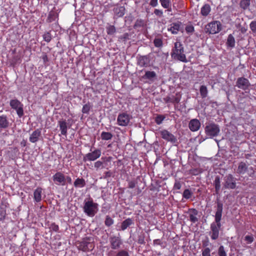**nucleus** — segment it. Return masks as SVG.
I'll return each instance as SVG.
<instances>
[{"instance_id": "obj_1", "label": "nucleus", "mask_w": 256, "mask_h": 256, "mask_svg": "<svg viewBox=\"0 0 256 256\" xmlns=\"http://www.w3.org/2000/svg\"><path fill=\"white\" fill-rule=\"evenodd\" d=\"M223 210V204L221 202L217 203L216 210L214 216L215 222L210 225L211 238L214 240H216L219 236V230L222 226L220 220L222 216Z\"/></svg>"}, {"instance_id": "obj_2", "label": "nucleus", "mask_w": 256, "mask_h": 256, "mask_svg": "<svg viewBox=\"0 0 256 256\" xmlns=\"http://www.w3.org/2000/svg\"><path fill=\"white\" fill-rule=\"evenodd\" d=\"M98 204L94 202L92 198H89L88 200H84V212L89 216L93 217L98 210Z\"/></svg>"}, {"instance_id": "obj_3", "label": "nucleus", "mask_w": 256, "mask_h": 256, "mask_svg": "<svg viewBox=\"0 0 256 256\" xmlns=\"http://www.w3.org/2000/svg\"><path fill=\"white\" fill-rule=\"evenodd\" d=\"M183 52L184 50L180 42H176L174 48L172 50V56L180 61L185 62L186 60V56Z\"/></svg>"}, {"instance_id": "obj_4", "label": "nucleus", "mask_w": 256, "mask_h": 256, "mask_svg": "<svg viewBox=\"0 0 256 256\" xmlns=\"http://www.w3.org/2000/svg\"><path fill=\"white\" fill-rule=\"evenodd\" d=\"M222 30V24L219 21H214L208 23L205 26V32L209 34H216Z\"/></svg>"}, {"instance_id": "obj_5", "label": "nucleus", "mask_w": 256, "mask_h": 256, "mask_svg": "<svg viewBox=\"0 0 256 256\" xmlns=\"http://www.w3.org/2000/svg\"><path fill=\"white\" fill-rule=\"evenodd\" d=\"M76 245L78 250L83 252L92 250L94 248V243L90 238L84 239L82 242H77Z\"/></svg>"}, {"instance_id": "obj_6", "label": "nucleus", "mask_w": 256, "mask_h": 256, "mask_svg": "<svg viewBox=\"0 0 256 256\" xmlns=\"http://www.w3.org/2000/svg\"><path fill=\"white\" fill-rule=\"evenodd\" d=\"M10 105L11 108L16 112L19 118H22L24 114V104L17 99H12L10 100Z\"/></svg>"}, {"instance_id": "obj_7", "label": "nucleus", "mask_w": 256, "mask_h": 256, "mask_svg": "<svg viewBox=\"0 0 256 256\" xmlns=\"http://www.w3.org/2000/svg\"><path fill=\"white\" fill-rule=\"evenodd\" d=\"M220 132L218 126L214 123L208 124L205 128L206 136L211 138L217 136Z\"/></svg>"}, {"instance_id": "obj_8", "label": "nucleus", "mask_w": 256, "mask_h": 256, "mask_svg": "<svg viewBox=\"0 0 256 256\" xmlns=\"http://www.w3.org/2000/svg\"><path fill=\"white\" fill-rule=\"evenodd\" d=\"M109 242L112 250H118L122 244V240L120 234H118V236H110L109 238Z\"/></svg>"}, {"instance_id": "obj_9", "label": "nucleus", "mask_w": 256, "mask_h": 256, "mask_svg": "<svg viewBox=\"0 0 256 256\" xmlns=\"http://www.w3.org/2000/svg\"><path fill=\"white\" fill-rule=\"evenodd\" d=\"M132 116L126 112H122L119 114L117 118V122L119 126H127L130 119Z\"/></svg>"}, {"instance_id": "obj_10", "label": "nucleus", "mask_w": 256, "mask_h": 256, "mask_svg": "<svg viewBox=\"0 0 256 256\" xmlns=\"http://www.w3.org/2000/svg\"><path fill=\"white\" fill-rule=\"evenodd\" d=\"M91 152L86 154L83 158L84 162L87 160L94 161L97 158H99L101 156V150L100 149H95L92 151V148H90Z\"/></svg>"}, {"instance_id": "obj_11", "label": "nucleus", "mask_w": 256, "mask_h": 256, "mask_svg": "<svg viewBox=\"0 0 256 256\" xmlns=\"http://www.w3.org/2000/svg\"><path fill=\"white\" fill-rule=\"evenodd\" d=\"M224 187L226 188L234 189L236 187V178L231 174H228L224 178Z\"/></svg>"}, {"instance_id": "obj_12", "label": "nucleus", "mask_w": 256, "mask_h": 256, "mask_svg": "<svg viewBox=\"0 0 256 256\" xmlns=\"http://www.w3.org/2000/svg\"><path fill=\"white\" fill-rule=\"evenodd\" d=\"M250 86V81L244 77L238 78L236 82V86L242 90H246Z\"/></svg>"}, {"instance_id": "obj_13", "label": "nucleus", "mask_w": 256, "mask_h": 256, "mask_svg": "<svg viewBox=\"0 0 256 256\" xmlns=\"http://www.w3.org/2000/svg\"><path fill=\"white\" fill-rule=\"evenodd\" d=\"M54 182L57 185L65 186L64 174L61 172H56L52 176Z\"/></svg>"}, {"instance_id": "obj_14", "label": "nucleus", "mask_w": 256, "mask_h": 256, "mask_svg": "<svg viewBox=\"0 0 256 256\" xmlns=\"http://www.w3.org/2000/svg\"><path fill=\"white\" fill-rule=\"evenodd\" d=\"M42 139V130L40 128H37L34 130L29 138L30 141L32 143H36Z\"/></svg>"}, {"instance_id": "obj_15", "label": "nucleus", "mask_w": 256, "mask_h": 256, "mask_svg": "<svg viewBox=\"0 0 256 256\" xmlns=\"http://www.w3.org/2000/svg\"><path fill=\"white\" fill-rule=\"evenodd\" d=\"M150 56L146 55L138 57V64L141 67H148L150 66Z\"/></svg>"}, {"instance_id": "obj_16", "label": "nucleus", "mask_w": 256, "mask_h": 256, "mask_svg": "<svg viewBox=\"0 0 256 256\" xmlns=\"http://www.w3.org/2000/svg\"><path fill=\"white\" fill-rule=\"evenodd\" d=\"M161 137L167 141L174 142L176 140L175 136L166 130H163L160 132Z\"/></svg>"}, {"instance_id": "obj_17", "label": "nucleus", "mask_w": 256, "mask_h": 256, "mask_svg": "<svg viewBox=\"0 0 256 256\" xmlns=\"http://www.w3.org/2000/svg\"><path fill=\"white\" fill-rule=\"evenodd\" d=\"M108 256H130L128 250H120L118 251L111 250L108 253Z\"/></svg>"}, {"instance_id": "obj_18", "label": "nucleus", "mask_w": 256, "mask_h": 256, "mask_svg": "<svg viewBox=\"0 0 256 256\" xmlns=\"http://www.w3.org/2000/svg\"><path fill=\"white\" fill-rule=\"evenodd\" d=\"M8 202H2L0 205V220L4 221L6 215V209L8 206Z\"/></svg>"}, {"instance_id": "obj_19", "label": "nucleus", "mask_w": 256, "mask_h": 256, "mask_svg": "<svg viewBox=\"0 0 256 256\" xmlns=\"http://www.w3.org/2000/svg\"><path fill=\"white\" fill-rule=\"evenodd\" d=\"M61 134L66 136L68 130V124L66 120H60L58 122Z\"/></svg>"}, {"instance_id": "obj_20", "label": "nucleus", "mask_w": 256, "mask_h": 256, "mask_svg": "<svg viewBox=\"0 0 256 256\" xmlns=\"http://www.w3.org/2000/svg\"><path fill=\"white\" fill-rule=\"evenodd\" d=\"M164 100L166 103L178 104L180 101V97L176 94L175 96H168L164 98Z\"/></svg>"}, {"instance_id": "obj_21", "label": "nucleus", "mask_w": 256, "mask_h": 256, "mask_svg": "<svg viewBox=\"0 0 256 256\" xmlns=\"http://www.w3.org/2000/svg\"><path fill=\"white\" fill-rule=\"evenodd\" d=\"M144 79L148 80L154 82L156 79V74L154 71H146L145 74L142 76Z\"/></svg>"}, {"instance_id": "obj_22", "label": "nucleus", "mask_w": 256, "mask_h": 256, "mask_svg": "<svg viewBox=\"0 0 256 256\" xmlns=\"http://www.w3.org/2000/svg\"><path fill=\"white\" fill-rule=\"evenodd\" d=\"M42 189L40 188H37L34 192V199L36 202H39L42 200Z\"/></svg>"}, {"instance_id": "obj_23", "label": "nucleus", "mask_w": 256, "mask_h": 256, "mask_svg": "<svg viewBox=\"0 0 256 256\" xmlns=\"http://www.w3.org/2000/svg\"><path fill=\"white\" fill-rule=\"evenodd\" d=\"M9 126V122L6 115L0 116V129L6 128Z\"/></svg>"}, {"instance_id": "obj_24", "label": "nucleus", "mask_w": 256, "mask_h": 256, "mask_svg": "<svg viewBox=\"0 0 256 256\" xmlns=\"http://www.w3.org/2000/svg\"><path fill=\"white\" fill-rule=\"evenodd\" d=\"M86 182L83 178H77L74 182V186L76 188H82L85 186Z\"/></svg>"}, {"instance_id": "obj_25", "label": "nucleus", "mask_w": 256, "mask_h": 256, "mask_svg": "<svg viewBox=\"0 0 256 256\" xmlns=\"http://www.w3.org/2000/svg\"><path fill=\"white\" fill-rule=\"evenodd\" d=\"M247 169L248 166L244 162H240L238 164L236 172L240 174H244L247 170Z\"/></svg>"}, {"instance_id": "obj_26", "label": "nucleus", "mask_w": 256, "mask_h": 256, "mask_svg": "<svg viewBox=\"0 0 256 256\" xmlns=\"http://www.w3.org/2000/svg\"><path fill=\"white\" fill-rule=\"evenodd\" d=\"M132 224H134L133 220L130 218L126 219L122 222L120 226L121 230H124Z\"/></svg>"}, {"instance_id": "obj_27", "label": "nucleus", "mask_w": 256, "mask_h": 256, "mask_svg": "<svg viewBox=\"0 0 256 256\" xmlns=\"http://www.w3.org/2000/svg\"><path fill=\"white\" fill-rule=\"evenodd\" d=\"M235 39L234 36L232 34L228 36L226 44L228 47L233 48L235 46Z\"/></svg>"}, {"instance_id": "obj_28", "label": "nucleus", "mask_w": 256, "mask_h": 256, "mask_svg": "<svg viewBox=\"0 0 256 256\" xmlns=\"http://www.w3.org/2000/svg\"><path fill=\"white\" fill-rule=\"evenodd\" d=\"M116 16H123L125 14V8L124 6H117L114 9Z\"/></svg>"}, {"instance_id": "obj_29", "label": "nucleus", "mask_w": 256, "mask_h": 256, "mask_svg": "<svg viewBox=\"0 0 256 256\" xmlns=\"http://www.w3.org/2000/svg\"><path fill=\"white\" fill-rule=\"evenodd\" d=\"M181 23H174L171 26L170 30L174 34H177L178 32L181 30Z\"/></svg>"}, {"instance_id": "obj_30", "label": "nucleus", "mask_w": 256, "mask_h": 256, "mask_svg": "<svg viewBox=\"0 0 256 256\" xmlns=\"http://www.w3.org/2000/svg\"><path fill=\"white\" fill-rule=\"evenodd\" d=\"M210 10V6L208 4H205L201 8V14L203 16H207Z\"/></svg>"}, {"instance_id": "obj_31", "label": "nucleus", "mask_w": 256, "mask_h": 256, "mask_svg": "<svg viewBox=\"0 0 256 256\" xmlns=\"http://www.w3.org/2000/svg\"><path fill=\"white\" fill-rule=\"evenodd\" d=\"M251 0H240V7L245 10L248 8Z\"/></svg>"}, {"instance_id": "obj_32", "label": "nucleus", "mask_w": 256, "mask_h": 256, "mask_svg": "<svg viewBox=\"0 0 256 256\" xmlns=\"http://www.w3.org/2000/svg\"><path fill=\"white\" fill-rule=\"evenodd\" d=\"M101 138L102 140H110L112 138V134L109 132H102L100 134Z\"/></svg>"}, {"instance_id": "obj_33", "label": "nucleus", "mask_w": 256, "mask_h": 256, "mask_svg": "<svg viewBox=\"0 0 256 256\" xmlns=\"http://www.w3.org/2000/svg\"><path fill=\"white\" fill-rule=\"evenodd\" d=\"M214 187L216 189V194H218L220 188V178L218 176H216L215 178L214 181Z\"/></svg>"}, {"instance_id": "obj_34", "label": "nucleus", "mask_w": 256, "mask_h": 256, "mask_svg": "<svg viewBox=\"0 0 256 256\" xmlns=\"http://www.w3.org/2000/svg\"><path fill=\"white\" fill-rule=\"evenodd\" d=\"M154 44L156 47L160 48L162 46L163 42L162 38L160 36L156 37L154 40Z\"/></svg>"}, {"instance_id": "obj_35", "label": "nucleus", "mask_w": 256, "mask_h": 256, "mask_svg": "<svg viewBox=\"0 0 256 256\" xmlns=\"http://www.w3.org/2000/svg\"><path fill=\"white\" fill-rule=\"evenodd\" d=\"M200 96L202 98H205L207 96L208 90L205 86H200Z\"/></svg>"}, {"instance_id": "obj_36", "label": "nucleus", "mask_w": 256, "mask_h": 256, "mask_svg": "<svg viewBox=\"0 0 256 256\" xmlns=\"http://www.w3.org/2000/svg\"><path fill=\"white\" fill-rule=\"evenodd\" d=\"M114 220L109 216H106L104 224L106 226L110 227L114 224Z\"/></svg>"}, {"instance_id": "obj_37", "label": "nucleus", "mask_w": 256, "mask_h": 256, "mask_svg": "<svg viewBox=\"0 0 256 256\" xmlns=\"http://www.w3.org/2000/svg\"><path fill=\"white\" fill-rule=\"evenodd\" d=\"M200 126V123L197 119H193V132L197 131Z\"/></svg>"}, {"instance_id": "obj_38", "label": "nucleus", "mask_w": 256, "mask_h": 256, "mask_svg": "<svg viewBox=\"0 0 256 256\" xmlns=\"http://www.w3.org/2000/svg\"><path fill=\"white\" fill-rule=\"evenodd\" d=\"M145 24V22L142 20H138L136 22L134 28H138L143 26Z\"/></svg>"}, {"instance_id": "obj_39", "label": "nucleus", "mask_w": 256, "mask_h": 256, "mask_svg": "<svg viewBox=\"0 0 256 256\" xmlns=\"http://www.w3.org/2000/svg\"><path fill=\"white\" fill-rule=\"evenodd\" d=\"M218 256H226V254L224 246H220L219 247L218 250Z\"/></svg>"}, {"instance_id": "obj_40", "label": "nucleus", "mask_w": 256, "mask_h": 256, "mask_svg": "<svg viewBox=\"0 0 256 256\" xmlns=\"http://www.w3.org/2000/svg\"><path fill=\"white\" fill-rule=\"evenodd\" d=\"M106 32L108 34H113L116 32V28L114 26H110L106 28Z\"/></svg>"}, {"instance_id": "obj_41", "label": "nucleus", "mask_w": 256, "mask_h": 256, "mask_svg": "<svg viewBox=\"0 0 256 256\" xmlns=\"http://www.w3.org/2000/svg\"><path fill=\"white\" fill-rule=\"evenodd\" d=\"M162 6L164 8H168L170 6V0H160Z\"/></svg>"}, {"instance_id": "obj_42", "label": "nucleus", "mask_w": 256, "mask_h": 256, "mask_svg": "<svg viewBox=\"0 0 256 256\" xmlns=\"http://www.w3.org/2000/svg\"><path fill=\"white\" fill-rule=\"evenodd\" d=\"M90 108L91 106H90V104H86L83 106L82 112L84 114H88Z\"/></svg>"}, {"instance_id": "obj_43", "label": "nucleus", "mask_w": 256, "mask_h": 256, "mask_svg": "<svg viewBox=\"0 0 256 256\" xmlns=\"http://www.w3.org/2000/svg\"><path fill=\"white\" fill-rule=\"evenodd\" d=\"M164 118L165 117L162 115H158L155 118V122L158 124H160Z\"/></svg>"}, {"instance_id": "obj_44", "label": "nucleus", "mask_w": 256, "mask_h": 256, "mask_svg": "<svg viewBox=\"0 0 256 256\" xmlns=\"http://www.w3.org/2000/svg\"><path fill=\"white\" fill-rule=\"evenodd\" d=\"M43 38L46 42H50L52 40V35L50 32H48L44 34L43 35Z\"/></svg>"}, {"instance_id": "obj_45", "label": "nucleus", "mask_w": 256, "mask_h": 256, "mask_svg": "<svg viewBox=\"0 0 256 256\" xmlns=\"http://www.w3.org/2000/svg\"><path fill=\"white\" fill-rule=\"evenodd\" d=\"M254 240V237L252 235H247L244 237V240L246 242L247 244H251Z\"/></svg>"}, {"instance_id": "obj_46", "label": "nucleus", "mask_w": 256, "mask_h": 256, "mask_svg": "<svg viewBox=\"0 0 256 256\" xmlns=\"http://www.w3.org/2000/svg\"><path fill=\"white\" fill-rule=\"evenodd\" d=\"M50 228L53 231L58 232L59 230V226L58 225L56 224L55 223H52L50 226Z\"/></svg>"}, {"instance_id": "obj_47", "label": "nucleus", "mask_w": 256, "mask_h": 256, "mask_svg": "<svg viewBox=\"0 0 256 256\" xmlns=\"http://www.w3.org/2000/svg\"><path fill=\"white\" fill-rule=\"evenodd\" d=\"M202 256H210V250L208 248H206L202 250Z\"/></svg>"}, {"instance_id": "obj_48", "label": "nucleus", "mask_w": 256, "mask_h": 256, "mask_svg": "<svg viewBox=\"0 0 256 256\" xmlns=\"http://www.w3.org/2000/svg\"><path fill=\"white\" fill-rule=\"evenodd\" d=\"M190 196H191L190 192L188 189L184 190V193H183V197L186 199H188V198H190Z\"/></svg>"}, {"instance_id": "obj_49", "label": "nucleus", "mask_w": 256, "mask_h": 256, "mask_svg": "<svg viewBox=\"0 0 256 256\" xmlns=\"http://www.w3.org/2000/svg\"><path fill=\"white\" fill-rule=\"evenodd\" d=\"M250 28L253 32H256V21H252L250 24Z\"/></svg>"}, {"instance_id": "obj_50", "label": "nucleus", "mask_w": 256, "mask_h": 256, "mask_svg": "<svg viewBox=\"0 0 256 256\" xmlns=\"http://www.w3.org/2000/svg\"><path fill=\"white\" fill-rule=\"evenodd\" d=\"M102 164H103V163L101 161H97L95 163H94V167L96 168H102Z\"/></svg>"}, {"instance_id": "obj_51", "label": "nucleus", "mask_w": 256, "mask_h": 256, "mask_svg": "<svg viewBox=\"0 0 256 256\" xmlns=\"http://www.w3.org/2000/svg\"><path fill=\"white\" fill-rule=\"evenodd\" d=\"M64 178H65V185L66 184V183H68L70 184H72V179L70 176L64 175Z\"/></svg>"}, {"instance_id": "obj_52", "label": "nucleus", "mask_w": 256, "mask_h": 256, "mask_svg": "<svg viewBox=\"0 0 256 256\" xmlns=\"http://www.w3.org/2000/svg\"><path fill=\"white\" fill-rule=\"evenodd\" d=\"M136 182L134 180H131L128 182V187L130 188H134L136 186Z\"/></svg>"}, {"instance_id": "obj_53", "label": "nucleus", "mask_w": 256, "mask_h": 256, "mask_svg": "<svg viewBox=\"0 0 256 256\" xmlns=\"http://www.w3.org/2000/svg\"><path fill=\"white\" fill-rule=\"evenodd\" d=\"M180 188L181 184L180 182H176L174 186V188L176 190H178Z\"/></svg>"}, {"instance_id": "obj_54", "label": "nucleus", "mask_w": 256, "mask_h": 256, "mask_svg": "<svg viewBox=\"0 0 256 256\" xmlns=\"http://www.w3.org/2000/svg\"><path fill=\"white\" fill-rule=\"evenodd\" d=\"M153 244L154 245H160L162 246V242L161 240L160 239H156L154 240Z\"/></svg>"}, {"instance_id": "obj_55", "label": "nucleus", "mask_w": 256, "mask_h": 256, "mask_svg": "<svg viewBox=\"0 0 256 256\" xmlns=\"http://www.w3.org/2000/svg\"><path fill=\"white\" fill-rule=\"evenodd\" d=\"M185 29H186V30L187 33L192 32V26H186V27Z\"/></svg>"}, {"instance_id": "obj_56", "label": "nucleus", "mask_w": 256, "mask_h": 256, "mask_svg": "<svg viewBox=\"0 0 256 256\" xmlns=\"http://www.w3.org/2000/svg\"><path fill=\"white\" fill-rule=\"evenodd\" d=\"M158 4V0H150V4L152 6H155Z\"/></svg>"}, {"instance_id": "obj_57", "label": "nucleus", "mask_w": 256, "mask_h": 256, "mask_svg": "<svg viewBox=\"0 0 256 256\" xmlns=\"http://www.w3.org/2000/svg\"><path fill=\"white\" fill-rule=\"evenodd\" d=\"M154 14L156 15L160 16V15L162 14V12L161 10H155Z\"/></svg>"}, {"instance_id": "obj_58", "label": "nucleus", "mask_w": 256, "mask_h": 256, "mask_svg": "<svg viewBox=\"0 0 256 256\" xmlns=\"http://www.w3.org/2000/svg\"><path fill=\"white\" fill-rule=\"evenodd\" d=\"M26 140H23L21 142H20V144H21V146H24V147L26 146Z\"/></svg>"}, {"instance_id": "obj_59", "label": "nucleus", "mask_w": 256, "mask_h": 256, "mask_svg": "<svg viewBox=\"0 0 256 256\" xmlns=\"http://www.w3.org/2000/svg\"><path fill=\"white\" fill-rule=\"evenodd\" d=\"M105 178L110 177L111 176V173L110 172H104Z\"/></svg>"}, {"instance_id": "obj_60", "label": "nucleus", "mask_w": 256, "mask_h": 256, "mask_svg": "<svg viewBox=\"0 0 256 256\" xmlns=\"http://www.w3.org/2000/svg\"><path fill=\"white\" fill-rule=\"evenodd\" d=\"M188 127L190 130L192 131V120H190L189 122Z\"/></svg>"}, {"instance_id": "obj_61", "label": "nucleus", "mask_w": 256, "mask_h": 256, "mask_svg": "<svg viewBox=\"0 0 256 256\" xmlns=\"http://www.w3.org/2000/svg\"><path fill=\"white\" fill-rule=\"evenodd\" d=\"M196 214H197V210L196 209L193 208V215Z\"/></svg>"}, {"instance_id": "obj_62", "label": "nucleus", "mask_w": 256, "mask_h": 256, "mask_svg": "<svg viewBox=\"0 0 256 256\" xmlns=\"http://www.w3.org/2000/svg\"><path fill=\"white\" fill-rule=\"evenodd\" d=\"M189 218L190 220L192 222V214H190Z\"/></svg>"}, {"instance_id": "obj_63", "label": "nucleus", "mask_w": 256, "mask_h": 256, "mask_svg": "<svg viewBox=\"0 0 256 256\" xmlns=\"http://www.w3.org/2000/svg\"><path fill=\"white\" fill-rule=\"evenodd\" d=\"M196 220V218L193 216V223L195 222Z\"/></svg>"}, {"instance_id": "obj_64", "label": "nucleus", "mask_w": 256, "mask_h": 256, "mask_svg": "<svg viewBox=\"0 0 256 256\" xmlns=\"http://www.w3.org/2000/svg\"><path fill=\"white\" fill-rule=\"evenodd\" d=\"M192 174H193V175H196V174L195 172V170H193Z\"/></svg>"}]
</instances>
